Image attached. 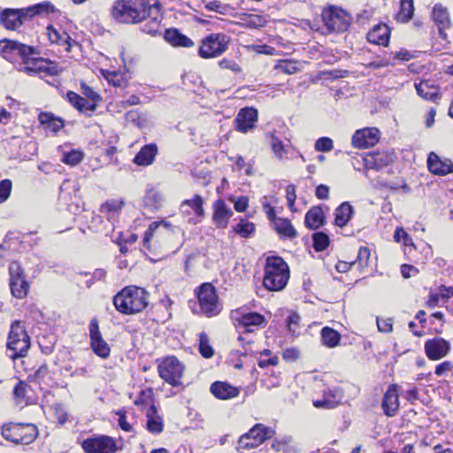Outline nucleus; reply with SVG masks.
<instances>
[{
	"mask_svg": "<svg viewBox=\"0 0 453 453\" xmlns=\"http://www.w3.org/2000/svg\"><path fill=\"white\" fill-rule=\"evenodd\" d=\"M111 17L119 23L137 24L148 20L142 31L155 35L162 19L161 4L157 0H117L111 10Z\"/></svg>",
	"mask_w": 453,
	"mask_h": 453,
	"instance_id": "obj_1",
	"label": "nucleus"
},
{
	"mask_svg": "<svg viewBox=\"0 0 453 453\" xmlns=\"http://www.w3.org/2000/svg\"><path fill=\"white\" fill-rule=\"evenodd\" d=\"M0 49L3 57L9 61H12L16 55L19 56L22 62L17 69L28 75L55 76L63 71V68L54 61L42 58H31V56L36 54L35 49L18 41L1 40Z\"/></svg>",
	"mask_w": 453,
	"mask_h": 453,
	"instance_id": "obj_2",
	"label": "nucleus"
},
{
	"mask_svg": "<svg viewBox=\"0 0 453 453\" xmlns=\"http://www.w3.org/2000/svg\"><path fill=\"white\" fill-rule=\"evenodd\" d=\"M118 311L126 315L142 311L149 303V293L142 288L128 286L119 291L113 298Z\"/></svg>",
	"mask_w": 453,
	"mask_h": 453,
	"instance_id": "obj_3",
	"label": "nucleus"
},
{
	"mask_svg": "<svg viewBox=\"0 0 453 453\" xmlns=\"http://www.w3.org/2000/svg\"><path fill=\"white\" fill-rule=\"evenodd\" d=\"M54 12V6L50 2H43L27 8L5 9L1 12L0 22L6 28L15 30L24 21L33 18L36 14Z\"/></svg>",
	"mask_w": 453,
	"mask_h": 453,
	"instance_id": "obj_4",
	"label": "nucleus"
},
{
	"mask_svg": "<svg viewBox=\"0 0 453 453\" xmlns=\"http://www.w3.org/2000/svg\"><path fill=\"white\" fill-rule=\"evenodd\" d=\"M289 279L287 263L280 257H271L266 259L265 267L264 286L270 291L283 289Z\"/></svg>",
	"mask_w": 453,
	"mask_h": 453,
	"instance_id": "obj_5",
	"label": "nucleus"
},
{
	"mask_svg": "<svg viewBox=\"0 0 453 453\" xmlns=\"http://www.w3.org/2000/svg\"><path fill=\"white\" fill-rule=\"evenodd\" d=\"M125 203L122 200H109L101 205L100 212L102 216H94L92 223L96 232H103L108 234L114 229V224L117 221L119 215L124 206Z\"/></svg>",
	"mask_w": 453,
	"mask_h": 453,
	"instance_id": "obj_6",
	"label": "nucleus"
},
{
	"mask_svg": "<svg viewBox=\"0 0 453 453\" xmlns=\"http://www.w3.org/2000/svg\"><path fill=\"white\" fill-rule=\"evenodd\" d=\"M2 435L15 444L28 445L38 436V429L31 423H11L2 427Z\"/></svg>",
	"mask_w": 453,
	"mask_h": 453,
	"instance_id": "obj_7",
	"label": "nucleus"
},
{
	"mask_svg": "<svg viewBox=\"0 0 453 453\" xmlns=\"http://www.w3.org/2000/svg\"><path fill=\"white\" fill-rule=\"evenodd\" d=\"M30 347L29 336L19 321L12 324L7 342L8 355L12 359L26 356Z\"/></svg>",
	"mask_w": 453,
	"mask_h": 453,
	"instance_id": "obj_8",
	"label": "nucleus"
},
{
	"mask_svg": "<svg viewBox=\"0 0 453 453\" xmlns=\"http://www.w3.org/2000/svg\"><path fill=\"white\" fill-rule=\"evenodd\" d=\"M200 309L207 317H214L220 313L222 305L215 287L211 283H203L196 291Z\"/></svg>",
	"mask_w": 453,
	"mask_h": 453,
	"instance_id": "obj_9",
	"label": "nucleus"
},
{
	"mask_svg": "<svg viewBox=\"0 0 453 453\" xmlns=\"http://www.w3.org/2000/svg\"><path fill=\"white\" fill-rule=\"evenodd\" d=\"M324 25L330 32L343 33L351 24V17L342 8L331 6L322 12Z\"/></svg>",
	"mask_w": 453,
	"mask_h": 453,
	"instance_id": "obj_10",
	"label": "nucleus"
},
{
	"mask_svg": "<svg viewBox=\"0 0 453 453\" xmlns=\"http://www.w3.org/2000/svg\"><path fill=\"white\" fill-rule=\"evenodd\" d=\"M158 373L161 379L170 385L176 387L180 385L183 376L185 366L175 357L163 358L157 365Z\"/></svg>",
	"mask_w": 453,
	"mask_h": 453,
	"instance_id": "obj_11",
	"label": "nucleus"
},
{
	"mask_svg": "<svg viewBox=\"0 0 453 453\" xmlns=\"http://www.w3.org/2000/svg\"><path fill=\"white\" fill-rule=\"evenodd\" d=\"M230 39L224 34H211L202 41L199 56L212 58L222 55L228 48Z\"/></svg>",
	"mask_w": 453,
	"mask_h": 453,
	"instance_id": "obj_12",
	"label": "nucleus"
},
{
	"mask_svg": "<svg viewBox=\"0 0 453 453\" xmlns=\"http://www.w3.org/2000/svg\"><path fill=\"white\" fill-rule=\"evenodd\" d=\"M273 431L263 424H256L248 433L242 435L238 441L237 450L251 449L270 439Z\"/></svg>",
	"mask_w": 453,
	"mask_h": 453,
	"instance_id": "obj_13",
	"label": "nucleus"
},
{
	"mask_svg": "<svg viewBox=\"0 0 453 453\" xmlns=\"http://www.w3.org/2000/svg\"><path fill=\"white\" fill-rule=\"evenodd\" d=\"M85 453H116L119 450L116 440L108 435H97L81 442Z\"/></svg>",
	"mask_w": 453,
	"mask_h": 453,
	"instance_id": "obj_14",
	"label": "nucleus"
},
{
	"mask_svg": "<svg viewBox=\"0 0 453 453\" xmlns=\"http://www.w3.org/2000/svg\"><path fill=\"white\" fill-rule=\"evenodd\" d=\"M10 288L13 296L22 299L27 296L29 284L27 281L24 271L19 263L13 261L9 265Z\"/></svg>",
	"mask_w": 453,
	"mask_h": 453,
	"instance_id": "obj_15",
	"label": "nucleus"
},
{
	"mask_svg": "<svg viewBox=\"0 0 453 453\" xmlns=\"http://www.w3.org/2000/svg\"><path fill=\"white\" fill-rule=\"evenodd\" d=\"M89 338L90 346L94 353L102 358H107L110 356L111 348L104 340L96 319H93L89 324Z\"/></svg>",
	"mask_w": 453,
	"mask_h": 453,
	"instance_id": "obj_16",
	"label": "nucleus"
},
{
	"mask_svg": "<svg viewBox=\"0 0 453 453\" xmlns=\"http://www.w3.org/2000/svg\"><path fill=\"white\" fill-rule=\"evenodd\" d=\"M431 18L440 38L448 42L447 30L451 27V21L447 8L441 4H436L433 8Z\"/></svg>",
	"mask_w": 453,
	"mask_h": 453,
	"instance_id": "obj_17",
	"label": "nucleus"
},
{
	"mask_svg": "<svg viewBox=\"0 0 453 453\" xmlns=\"http://www.w3.org/2000/svg\"><path fill=\"white\" fill-rule=\"evenodd\" d=\"M379 129L365 127L355 132L352 136V145L357 149H366L374 146L379 142Z\"/></svg>",
	"mask_w": 453,
	"mask_h": 453,
	"instance_id": "obj_18",
	"label": "nucleus"
},
{
	"mask_svg": "<svg viewBox=\"0 0 453 453\" xmlns=\"http://www.w3.org/2000/svg\"><path fill=\"white\" fill-rule=\"evenodd\" d=\"M450 350V343L441 337L428 340L425 343V351L430 360H439L446 357Z\"/></svg>",
	"mask_w": 453,
	"mask_h": 453,
	"instance_id": "obj_19",
	"label": "nucleus"
},
{
	"mask_svg": "<svg viewBox=\"0 0 453 453\" xmlns=\"http://www.w3.org/2000/svg\"><path fill=\"white\" fill-rule=\"evenodd\" d=\"M257 122V111L251 107L241 109L234 119L236 130L241 133H247L253 129Z\"/></svg>",
	"mask_w": 453,
	"mask_h": 453,
	"instance_id": "obj_20",
	"label": "nucleus"
},
{
	"mask_svg": "<svg viewBox=\"0 0 453 453\" xmlns=\"http://www.w3.org/2000/svg\"><path fill=\"white\" fill-rule=\"evenodd\" d=\"M397 385L391 384L383 395L381 407L386 416L394 417L399 410Z\"/></svg>",
	"mask_w": 453,
	"mask_h": 453,
	"instance_id": "obj_21",
	"label": "nucleus"
},
{
	"mask_svg": "<svg viewBox=\"0 0 453 453\" xmlns=\"http://www.w3.org/2000/svg\"><path fill=\"white\" fill-rule=\"evenodd\" d=\"M428 170L440 176L447 175L453 172V163L449 159H441L434 152H430L427 157Z\"/></svg>",
	"mask_w": 453,
	"mask_h": 453,
	"instance_id": "obj_22",
	"label": "nucleus"
},
{
	"mask_svg": "<svg viewBox=\"0 0 453 453\" xmlns=\"http://www.w3.org/2000/svg\"><path fill=\"white\" fill-rule=\"evenodd\" d=\"M232 216V210L226 206V203L222 199H218L214 202L212 219L217 227H226L229 219Z\"/></svg>",
	"mask_w": 453,
	"mask_h": 453,
	"instance_id": "obj_23",
	"label": "nucleus"
},
{
	"mask_svg": "<svg viewBox=\"0 0 453 453\" xmlns=\"http://www.w3.org/2000/svg\"><path fill=\"white\" fill-rule=\"evenodd\" d=\"M210 390L216 398L221 400L232 399L240 394L239 388L223 381L213 382Z\"/></svg>",
	"mask_w": 453,
	"mask_h": 453,
	"instance_id": "obj_24",
	"label": "nucleus"
},
{
	"mask_svg": "<svg viewBox=\"0 0 453 453\" xmlns=\"http://www.w3.org/2000/svg\"><path fill=\"white\" fill-rule=\"evenodd\" d=\"M390 29L386 24H378L367 34V40L373 44L387 46L389 42Z\"/></svg>",
	"mask_w": 453,
	"mask_h": 453,
	"instance_id": "obj_25",
	"label": "nucleus"
},
{
	"mask_svg": "<svg viewBox=\"0 0 453 453\" xmlns=\"http://www.w3.org/2000/svg\"><path fill=\"white\" fill-rule=\"evenodd\" d=\"M203 200L199 195H195L192 199H187L180 204V211L182 214L189 216L194 213L197 217L204 215Z\"/></svg>",
	"mask_w": 453,
	"mask_h": 453,
	"instance_id": "obj_26",
	"label": "nucleus"
},
{
	"mask_svg": "<svg viewBox=\"0 0 453 453\" xmlns=\"http://www.w3.org/2000/svg\"><path fill=\"white\" fill-rule=\"evenodd\" d=\"M157 153V147L154 143L143 146L134 158L138 165L147 166L153 163Z\"/></svg>",
	"mask_w": 453,
	"mask_h": 453,
	"instance_id": "obj_27",
	"label": "nucleus"
},
{
	"mask_svg": "<svg viewBox=\"0 0 453 453\" xmlns=\"http://www.w3.org/2000/svg\"><path fill=\"white\" fill-rule=\"evenodd\" d=\"M237 321L241 326L246 328V332H252L250 326H261L264 327L266 324L265 317L257 312H247L242 313L237 319Z\"/></svg>",
	"mask_w": 453,
	"mask_h": 453,
	"instance_id": "obj_28",
	"label": "nucleus"
},
{
	"mask_svg": "<svg viewBox=\"0 0 453 453\" xmlns=\"http://www.w3.org/2000/svg\"><path fill=\"white\" fill-rule=\"evenodd\" d=\"M418 95L425 100L436 102L440 98L439 88L429 81H421L415 84Z\"/></svg>",
	"mask_w": 453,
	"mask_h": 453,
	"instance_id": "obj_29",
	"label": "nucleus"
},
{
	"mask_svg": "<svg viewBox=\"0 0 453 453\" xmlns=\"http://www.w3.org/2000/svg\"><path fill=\"white\" fill-rule=\"evenodd\" d=\"M48 31V37L49 40L52 43L59 44V45H65V50L67 51L70 50L71 47L73 44H76V42L71 38V36L65 33V31L57 30L51 26H49L47 27Z\"/></svg>",
	"mask_w": 453,
	"mask_h": 453,
	"instance_id": "obj_30",
	"label": "nucleus"
},
{
	"mask_svg": "<svg viewBox=\"0 0 453 453\" xmlns=\"http://www.w3.org/2000/svg\"><path fill=\"white\" fill-rule=\"evenodd\" d=\"M325 224V216L322 208L312 207L305 215V225L311 229H318Z\"/></svg>",
	"mask_w": 453,
	"mask_h": 453,
	"instance_id": "obj_31",
	"label": "nucleus"
},
{
	"mask_svg": "<svg viewBox=\"0 0 453 453\" xmlns=\"http://www.w3.org/2000/svg\"><path fill=\"white\" fill-rule=\"evenodd\" d=\"M165 39L173 46L188 48L194 45V42L188 37L180 34L176 28L166 29Z\"/></svg>",
	"mask_w": 453,
	"mask_h": 453,
	"instance_id": "obj_32",
	"label": "nucleus"
},
{
	"mask_svg": "<svg viewBox=\"0 0 453 453\" xmlns=\"http://www.w3.org/2000/svg\"><path fill=\"white\" fill-rule=\"evenodd\" d=\"M267 23V18L259 14L242 13L240 16V26L244 28H259Z\"/></svg>",
	"mask_w": 453,
	"mask_h": 453,
	"instance_id": "obj_33",
	"label": "nucleus"
},
{
	"mask_svg": "<svg viewBox=\"0 0 453 453\" xmlns=\"http://www.w3.org/2000/svg\"><path fill=\"white\" fill-rule=\"evenodd\" d=\"M147 430L154 434H158L163 431L164 423L160 416L157 414L156 408L151 406L147 411Z\"/></svg>",
	"mask_w": 453,
	"mask_h": 453,
	"instance_id": "obj_34",
	"label": "nucleus"
},
{
	"mask_svg": "<svg viewBox=\"0 0 453 453\" xmlns=\"http://www.w3.org/2000/svg\"><path fill=\"white\" fill-rule=\"evenodd\" d=\"M353 214V207L348 203L344 202L340 204L334 212V224L337 226H345Z\"/></svg>",
	"mask_w": 453,
	"mask_h": 453,
	"instance_id": "obj_35",
	"label": "nucleus"
},
{
	"mask_svg": "<svg viewBox=\"0 0 453 453\" xmlns=\"http://www.w3.org/2000/svg\"><path fill=\"white\" fill-rule=\"evenodd\" d=\"M68 102L80 111H94L96 104L89 103L87 99L81 96L75 92L69 91L66 94Z\"/></svg>",
	"mask_w": 453,
	"mask_h": 453,
	"instance_id": "obj_36",
	"label": "nucleus"
},
{
	"mask_svg": "<svg viewBox=\"0 0 453 453\" xmlns=\"http://www.w3.org/2000/svg\"><path fill=\"white\" fill-rule=\"evenodd\" d=\"M388 157L380 153L369 155L364 159L365 169H374L376 171L381 170L388 164Z\"/></svg>",
	"mask_w": 453,
	"mask_h": 453,
	"instance_id": "obj_37",
	"label": "nucleus"
},
{
	"mask_svg": "<svg viewBox=\"0 0 453 453\" xmlns=\"http://www.w3.org/2000/svg\"><path fill=\"white\" fill-rule=\"evenodd\" d=\"M322 343L327 348H334L340 344L341 334L334 329L326 326L321 330Z\"/></svg>",
	"mask_w": 453,
	"mask_h": 453,
	"instance_id": "obj_38",
	"label": "nucleus"
},
{
	"mask_svg": "<svg viewBox=\"0 0 453 453\" xmlns=\"http://www.w3.org/2000/svg\"><path fill=\"white\" fill-rule=\"evenodd\" d=\"M413 12V0H401L400 10L395 15V19L401 23H407L411 19Z\"/></svg>",
	"mask_w": 453,
	"mask_h": 453,
	"instance_id": "obj_39",
	"label": "nucleus"
},
{
	"mask_svg": "<svg viewBox=\"0 0 453 453\" xmlns=\"http://www.w3.org/2000/svg\"><path fill=\"white\" fill-rule=\"evenodd\" d=\"M41 124L45 125L47 128L53 132H58L64 127V122L61 119L56 118L51 113L42 112L39 115Z\"/></svg>",
	"mask_w": 453,
	"mask_h": 453,
	"instance_id": "obj_40",
	"label": "nucleus"
},
{
	"mask_svg": "<svg viewBox=\"0 0 453 453\" xmlns=\"http://www.w3.org/2000/svg\"><path fill=\"white\" fill-rule=\"evenodd\" d=\"M277 233L284 237L294 238L296 236V231L291 222L287 219H278L274 224Z\"/></svg>",
	"mask_w": 453,
	"mask_h": 453,
	"instance_id": "obj_41",
	"label": "nucleus"
},
{
	"mask_svg": "<svg viewBox=\"0 0 453 453\" xmlns=\"http://www.w3.org/2000/svg\"><path fill=\"white\" fill-rule=\"evenodd\" d=\"M275 69L287 74H294L301 70V65L296 60L281 59L276 64Z\"/></svg>",
	"mask_w": 453,
	"mask_h": 453,
	"instance_id": "obj_42",
	"label": "nucleus"
},
{
	"mask_svg": "<svg viewBox=\"0 0 453 453\" xmlns=\"http://www.w3.org/2000/svg\"><path fill=\"white\" fill-rule=\"evenodd\" d=\"M162 202V195L154 190L148 191L143 198L144 206L151 209L152 211L157 210L161 206Z\"/></svg>",
	"mask_w": 453,
	"mask_h": 453,
	"instance_id": "obj_43",
	"label": "nucleus"
},
{
	"mask_svg": "<svg viewBox=\"0 0 453 453\" xmlns=\"http://www.w3.org/2000/svg\"><path fill=\"white\" fill-rule=\"evenodd\" d=\"M269 137L272 150L274 157L280 160L283 159L285 155L287 154V150L282 141L273 133L269 134Z\"/></svg>",
	"mask_w": 453,
	"mask_h": 453,
	"instance_id": "obj_44",
	"label": "nucleus"
},
{
	"mask_svg": "<svg viewBox=\"0 0 453 453\" xmlns=\"http://www.w3.org/2000/svg\"><path fill=\"white\" fill-rule=\"evenodd\" d=\"M171 225L167 222H165V221H162L160 223L158 222H152L148 229L145 231L144 233V236H143V245L144 247H146L147 249H150V240L151 238L153 237V234L156 231L159 230L160 227H164L165 229H167L168 227H170Z\"/></svg>",
	"mask_w": 453,
	"mask_h": 453,
	"instance_id": "obj_45",
	"label": "nucleus"
},
{
	"mask_svg": "<svg viewBox=\"0 0 453 453\" xmlns=\"http://www.w3.org/2000/svg\"><path fill=\"white\" fill-rule=\"evenodd\" d=\"M234 231L242 238H249L255 231V225L246 219H241V221L234 226Z\"/></svg>",
	"mask_w": 453,
	"mask_h": 453,
	"instance_id": "obj_46",
	"label": "nucleus"
},
{
	"mask_svg": "<svg viewBox=\"0 0 453 453\" xmlns=\"http://www.w3.org/2000/svg\"><path fill=\"white\" fill-rule=\"evenodd\" d=\"M199 351L205 358H210L214 354L213 349L210 345L209 337L205 333L199 334Z\"/></svg>",
	"mask_w": 453,
	"mask_h": 453,
	"instance_id": "obj_47",
	"label": "nucleus"
},
{
	"mask_svg": "<svg viewBox=\"0 0 453 453\" xmlns=\"http://www.w3.org/2000/svg\"><path fill=\"white\" fill-rule=\"evenodd\" d=\"M83 157L84 154L82 151L73 150L63 154L62 162H64L66 165H76L80 162H81Z\"/></svg>",
	"mask_w": 453,
	"mask_h": 453,
	"instance_id": "obj_48",
	"label": "nucleus"
},
{
	"mask_svg": "<svg viewBox=\"0 0 453 453\" xmlns=\"http://www.w3.org/2000/svg\"><path fill=\"white\" fill-rule=\"evenodd\" d=\"M313 248L316 251H323L329 244V237L323 232L315 233L312 236Z\"/></svg>",
	"mask_w": 453,
	"mask_h": 453,
	"instance_id": "obj_49",
	"label": "nucleus"
},
{
	"mask_svg": "<svg viewBox=\"0 0 453 453\" xmlns=\"http://www.w3.org/2000/svg\"><path fill=\"white\" fill-rule=\"evenodd\" d=\"M371 256L370 249L367 247H361L358 250L357 257L353 263L357 264L359 269L366 268L369 265Z\"/></svg>",
	"mask_w": 453,
	"mask_h": 453,
	"instance_id": "obj_50",
	"label": "nucleus"
},
{
	"mask_svg": "<svg viewBox=\"0 0 453 453\" xmlns=\"http://www.w3.org/2000/svg\"><path fill=\"white\" fill-rule=\"evenodd\" d=\"M314 148L319 152H329L334 149V142L329 137H320L316 141Z\"/></svg>",
	"mask_w": 453,
	"mask_h": 453,
	"instance_id": "obj_51",
	"label": "nucleus"
},
{
	"mask_svg": "<svg viewBox=\"0 0 453 453\" xmlns=\"http://www.w3.org/2000/svg\"><path fill=\"white\" fill-rule=\"evenodd\" d=\"M12 183L10 180L5 179L0 181V203L5 202L12 191Z\"/></svg>",
	"mask_w": 453,
	"mask_h": 453,
	"instance_id": "obj_52",
	"label": "nucleus"
},
{
	"mask_svg": "<svg viewBox=\"0 0 453 453\" xmlns=\"http://www.w3.org/2000/svg\"><path fill=\"white\" fill-rule=\"evenodd\" d=\"M394 239L397 242H403L405 246L413 245L411 237L403 228H396Z\"/></svg>",
	"mask_w": 453,
	"mask_h": 453,
	"instance_id": "obj_53",
	"label": "nucleus"
},
{
	"mask_svg": "<svg viewBox=\"0 0 453 453\" xmlns=\"http://www.w3.org/2000/svg\"><path fill=\"white\" fill-rule=\"evenodd\" d=\"M286 198L288 200V206L292 211H296L295 202L296 199V186L290 184L286 188Z\"/></svg>",
	"mask_w": 453,
	"mask_h": 453,
	"instance_id": "obj_54",
	"label": "nucleus"
},
{
	"mask_svg": "<svg viewBox=\"0 0 453 453\" xmlns=\"http://www.w3.org/2000/svg\"><path fill=\"white\" fill-rule=\"evenodd\" d=\"M28 385L24 381H19L13 389V394L16 398L25 401L27 398Z\"/></svg>",
	"mask_w": 453,
	"mask_h": 453,
	"instance_id": "obj_55",
	"label": "nucleus"
},
{
	"mask_svg": "<svg viewBox=\"0 0 453 453\" xmlns=\"http://www.w3.org/2000/svg\"><path fill=\"white\" fill-rule=\"evenodd\" d=\"M48 374V367L41 365L34 373L28 375V380L34 382H40Z\"/></svg>",
	"mask_w": 453,
	"mask_h": 453,
	"instance_id": "obj_56",
	"label": "nucleus"
},
{
	"mask_svg": "<svg viewBox=\"0 0 453 453\" xmlns=\"http://www.w3.org/2000/svg\"><path fill=\"white\" fill-rule=\"evenodd\" d=\"M205 8L209 11L217 12L221 14H224L227 9V7L222 4L219 1L209 2L205 4Z\"/></svg>",
	"mask_w": 453,
	"mask_h": 453,
	"instance_id": "obj_57",
	"label": "nucleus"
},
{
	"mask_svg": "<svg viewBox=\"0 0 453 453\" xmlns=\"http://www.w3.org/2000/svg\"><path fill=\"white\" fill-rule=\"evenodd\" d=\"M117 415L119 416V427L126 432H131L132 426L127 421L126 412L124 411L120 410V411H117Z\"/></svg>",
	"mask_w": 453,
	"mask_h": 453,
	"instance_id": "obj_58",
	"label": "nucleus"
},
{
	"mask_svg": "<svg viewBox=\"0 0 453 453\" xmlns=\"http://www.w3.org/2000/svg\"><path fill=\"white\" fill-rule=\"evenodd\" d=\"M219 66L223 69H229L234 73H240L242 71L240 65L234 61L227 60L226 58L219 62Z\"/></svg>",
	"mask_w": 453,
	"mask_h": 453,
	"instance_id": "obj_59",
	"label": "nucleus"
},
{
	"mask_svg": "<svg viewBox=\"0 0 453 453\" xmlns=\"http://www.w3.org/2000/svg\"><path fill=\"white\" fill-rule=\"evenodd\" d=\"M453 367L451 362L449 361H444L441 364H439L436 367H435V374L437 376H442L444 375L446 372H448L449 371L451 370V368Z\"/></svg>",
	"mask_w": 453,
	"mask_h": 453,
	"instance_id": "obj_60",
	"label": "nucleus"
},
{
	"mask_svg": "<svg viewBox=\"0 0 453 453\" xmlns=\"http://www.w3.org/2000/svg\"><path fill=\"white\" fill-rule=\"evenodd\" d=\"M378 329L383 333H389L393 329L391 319H377Z\"/></svg>",
	"mask_w": 453,
	"mask_h": 453,
	"instance_id": "obj_61",
	"label": "nucleus"
},
{
	"mask_svg": "<svg viewBox=\"0 0 453 453\" xmlns=\"http://www.w3.org/2000/svg\"><path fill=\"white\" fill-rule=\"evenodd\" d=\"M254 50L259 54L274 55L275 49L272 46L262 44L253 46Z\"/></svg>",
	"mask_w": 453,
	"mask_h": 453,
	"instance_id": "obj_62",
	"label": "nucleus"
},
{
	"mask_svg": "<svg viewBox=\"0 0 453 453\" xmlns=\"http://www.w3.org/2000/svg\"><path fill=\"white\" fill-rule=\"evenodd\" d=\"M249 205V199L246 196H241L234 202V209L238 212L246 211Z\"/></svg>",
	"mask_w": 453,
	"mask_h": 453,
	"instance_id": "obj_63",
	"label": "nucleus"
},
{
	"mask_svg": "<svg viewBox=\"0 0 453 453\" xmlns=\"http://www.w3.org/2000/svg\"><path fill=\"white\" fill-rule=\"evenodd\" d=\"M329 196V188L326 185L320 184L316 188V196L319 199H327Z\"/></svg>",
	"mask_w": 453,
	"mask_h": 453,
	"instance_id": "obj_64",
	"label": "nucleus"
}]
</instances>
